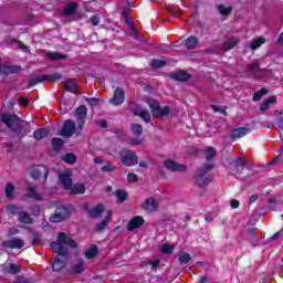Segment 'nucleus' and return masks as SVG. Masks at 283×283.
I'll return each mask as SVG.
<instances>
[{"mask_svg":"<svg viewBox=\"0 0 283 283\" xmlns=\"http://www.w3.org/2000/svg\"><path fill=\"white\" fill-rule=\"evenodd\" d=\"M64 244L71 249H76V247H78V243H76V241H74L65 232H60L57 234V241H53L51 243V249L54 251V253H57V256L52 264V270L55 273H59L61 269L65 268V255H67V248H65Z\"/></svg>","mask_w":283,"mask_h":283,"instance_id":"nucleus-1","label":"nucleus"},{"mask_svg":"<svg viewBox=\"0 0 283 283\" xmlns=\"http://www.w3.org/2000/svg\"><path fill=\"white\" fill-rule=\"evenodd\" d=\"M0 120L11 129L18 138H23L25 137V132L23 130V125L21 123H25V125H30V122H23L19 116L17 115H10V114H1L0 115Z\"/></svg>","mask_w":283,"mask_h":283,"instance_id":"nucleus-2","label":"nucleus"},{"mask_svg":"<svg viewBox=\"0 0 283 283\" xmlns=\"http://www.w3.org/2000/svg\"><path fill=\"white\" fill-rule=\"evenodd\" d=\"M213 169V164H205L197 170V175L193 177L195 185L200 189L209 187L213 182V175L209 174Z\"/></svg>","mask_w":283,"mask_h":283,"instance_id":"nucleus-3","label":"nucleus"},{"mask_svg":"<svg viewBox=\"0 0 283 283\" xmlns=\"http://www.w3.org/2000/svg\"><path fill=\"white\" fill-rule=\"evenodd\" d=\"M83 133V129H80V126L72 119H66L60 130V136H63V138H72V136H81Z\"/></svg>","mask_w":283,"mask_h":283,"instance_id":"nucleus-4","label":"nucleus"},{"mask_svg":"<svg viewBox=\"0 0 283 283\" xmlns=\"http://www.w3.org/2000/svg\"><path fill=\"white\" fill-rule=\"evenodd\" d=\"M245 167H247V157H237L232 159L229 165L230 175L234 176V178H240Z\"/></svg>","mask_w":283,"mask_h":283,"instance_id":"nucleus-5","label":"nucleus"},{"mask_svg":"<svg viewBox=\"0 0 283 283\" xmlns=\"http://www.w3.org/2000/svg\"><path fill=\"white\" fill-rule=\"evenodd\" d=\"M119 158L124 167H134V165H138V156L136 153L127 148H124L119 151Z\"/></svg>","mask_w":283,"mask_h":283,"instance_id":"nucleus-6","label":"nucleus"},{"mask_svg":"<svg viewBox=\"0 0 283 283\" xmlns=\"http://www.w3.org/2000/svg\"><path fill=\"white\" fill-rule=\"evenodd\" d=\"M70 218V209L65 206L57 207L55 212L50 217V222L59 223Z\"/></svg>","mask_w":283,"mask_h":283,"instance_id":"nucleus-7","label":"nucleus"},{"mask_svg":"<svg viewBox=\"0 0 283 283\" xmlns=\"http://www.w3.org/2000/svg\"><path fill=\"white\" fill-rule=\"evenodd\" d=\"M75 118L77 119V125L80 129L85 127V118H87V106L81 105L75 111Z\"/></svg>","mask_w":283,"mask_h":283,"instance_id":"nucleus-8","label":"nucleus"},{"mask_svg":"<svg viewBox=\"0 0 283 283\" xmlns=\"http://www.w3.org/2000/svg\"><path fill=\"white\" fill-rule=\"evenodd\" d=\"M133 114H134V116H139V118H142L146 123H151V114L149 113V111L147 108H144L140 105H137L133 109Z\"/></svg>","mask_w":283,"mask_h":283,"instance_id":"nucleus-9","label":"nucleus"},{"mask_svg":"<svg viewBox=\"0 0 283 283\" xmlns=\"http://www.w3.org/2000/svg\"><path fill=\"white\" fill-rule=\"evenodd\" d=\"M3 249H23L25 247V242L23 239L14 238L12 240H7L2 242Z\"/></svg>","mask_w":283,"mask_h":283,"instance_id":"nucleus-10","label":"nucleus"},{"mask_svg":"<svg viewBox=\"0 0 283 283\" xmlns=\"http://www.w3.org/2000/svg\"><path fill=\"white\" fill-rule=\"evenodd\" d=\"M41 176H44V180H48V176H50V171L48 170V167L45 166H35L31 170V177L35 180L41 178Z\"/></svg>","mask_w":283,"mask_h":283,"instance_id":"nucleus-11","label":"nucleus"},{"mask_svg":"<svg viewBox=\"0 0 283 283\" xmlns=\"http://www.w3.org/2000/svg\"><path fill=\"white\" fill-rule=\"evenodd\" d=\"M27 192L22 196L25 200L31 199V200H43V196L41 193L36 192V186L34 185H29L27 188Z\"/></svg>","mask_w":283,"mask_h":283,"instance_id":"nucleus-12","label":"nucleus"},{"mask_svg":"<svg viewBox=\"0 0 283 283\" xmlns=\"http://www.w3.org/2000/svg\"><path fill=\"white\" fill-rule=\"evenodd\" d=\"M112 105L118 106L125 103V91L123 87H117L114 92L113 98H111Z\"/></svg>","mask_w":283,"mask_h":283,"instance_id":"nucleus-13","label":"nucleus"},{"mask_svg":"<svg viewBox=\"0 0 283 283\" xmlns=\"http://www.w3.org/2000/svg\"><path fill=\"white\" fill-rule=\"evenodd\" d=\"M145 224V219L140 216L134 217L128 221L127 231H136Z\"/></svg>","mask_w":283,"mask_h":283,"instance_id":"nucleus-14","label":"nucleus"},{"mask_svg":"<svg viewBox=\"0 0 283 283\" xmlns=\"http://www.w3.org/2000/svg\"><path fill=\"white\" fill-rule=\"evenodd\" d=\"M164 167L168 169V171H185L187 167L182 164H178L174 160H166L164 161Z\"/></svg>","mask_w":283,"mask_h":283,"instance_id":"nucleus-15","label":"nucleus"},{"mask_svg":"<svg viewBox=\"0 0 283 283\" xmlns=\"http://www.w3.org/2000/svg\"><path fill=\"white\" fill-rule=\"evenodd\" d=\"M59 180L64 189H72V175L64 172L59 175Z\"/></svg>","mask_w":283,"mask_h":283,"instance_id":"nucleus-16","label":"nucleus"},{"mask_svg":"<svg viewBox=\"0 0 283 283\" xmlns=\"http://www.w3.org/2000/svg\"><path fill=\"white\" fill-rule=\"evenodd\" d=\"M142 209L145 211H156L158 209V202L154 198H148L142 203Z\"/></svg>","mask_w":283,"mask_h":283,"instance_id":"nucleus-17","label":"nucleus"},{"mask_svg":"<svg viewBox=\"0 0 283 283\" xmlns=\"http://www.w3.org/2000/svg\"><path fill=\"white\" fill-rule=\"evenodd\" d=\"M247 134H251L250 128L239 127L232 130L230 138H242L243 136H247Z\"/></svg>","mask_w":283,"mask_h":283,"instance_id":"nucleus-18","label":"nucleus"},{"mask_svg":"<svg viewBox=\"0 0 283 283\" xmlns=\"http://www.w3.org/2000/svg\"><path fill=\"white\" fill-rule=\"evenodd\" d=\"M49 136L50 129L45 127L38 128L33 133V138H35V140H43V138H48Z\"/></svg>","mask_w":283,"mask_h":283,"instance_id":"nucleus-19","label":"nucleus"},{"mask_svg":"<svg viewBox=\"0 0 283 283\" xmlns=\"http://www.w3.org/2000/svg\"><path fill=\"white\" fill-rule=\"evenodd\" d=\"M76 10H78V3L69 2L64 8L65 17H74L76 14Z\"/></svg>","mask_w":283,"mask_h":283,"instance_id":"nucleus-20","label":"nucleus"},{"mask_svg":"<svg viewBox=\"0 0 283 283\" xmlns=\"http://www.w3.org/2000/svg\"><path fill=\"white\" fill-rule=\"evenodd\" d=\"M103 211H105V207H103V203H99L96 207L88 210V216L90 218L97 219L101 218Z\"/></svg>","mask_w":283,"mask_h":283,"instance_id":"nucleus-21","label":"nucleus"},{"mask_svg":"<svg viewBox=\"0 0 283 283\" xmlns=\"http://www.w3.org/2000/svg\"><path fill=\"white\" fill-rule=\"evenodd\" d=\"M18 220L22 224H34V219L30 217L29 213L25 211H20L18 213Z\"/></svg>","mask_w":283,"mask_h":283,"instance_id":"nucleus-22","label":"nucleus"},{"mask_svg":"<svg viewBox=\"0 0 283 283\" xmlns=\"http://www.w3.org/2000/svg\"><path fill=\"white\" fill-rule=\"evenodd\" d=\"M147 105L150 107V112L153 116H158V113L160 112V103L156 99H147Z\"/></svg>","mask_w":283,"mask_h":283,"instance_id":"nucleus-23","label":"nucleus"},{"mask_svg":"<svg viewBox=\"0 0 283 283\" xmlns=\"http://www.w3.org/2000/svg\"><path fill=\"white\" fill-rule=\"evenodd\" d=\"M240 43V39L238 36H232L228 41L223 43V50L224 52H229V50H233V48Z\"/></svg>","mask_w":283,"mask_h":283,"instance_id":"nucleus-24","label":"nucleus"},{"mask_svg":"<svg viewBox=\"0 0 283 283\" xmlns=\"http://www.w3.org/2000/svg\"><path fill=\"white\" fill-rule=\"evenodd\" d=\"M81 193H85V185L77 184V185L71 186L70 196H78Z\"/></svg>","mask_w":283,"mask_h":283,"instance_id":"nucleus-25","label":"nucleus"},{"mask_svg":"<svg viewBox=\"0 0 283 283\" xmlns=\"http://www.w3.org/2000/svg\"><path fill=\"white\" fill-rule=\"evenodd\" d=\"M274 103H277V97H275V96H270V97H268V98L260 105L261 112H266V111L269 109V107H271V105H273Z\"/></svg>","mask_w":283,"mask_h":283,"instance_id":"nucleus-26","label":"nucleus"},{"mask_svg":"<svg viewBox=\"0 0 283 283\" xmlns=\"http://www.w3.org/2000/svg\"><path fill=\"white\" fill-rule=\"evenodd\" d=\"M199 40L198 38L191 35L185 41L186 49L196 50L198 48Z\"/></svg>","mask_w":283,"mask_h":283,"instance_id":"nucleus-27","label":"nucleus"},{"mask_svg":"<svg viewBox=\"0 0 283 283\" xmlns=\"http://www.w3.org/2000/svg\"><path fill=\"white\" fill-rule=\"evenodd\" d=\"M171 78L175 81H189L190 75L185 71L175 72L171 74Z\"/></svg>","mask_w":283,"mask_h":283,"instance_id":"nucleus-28","label":"nucleus"},{"mask_svg":"<svg viewBox=\"0 0 283 283\" xmlns=\"http://www.w3.org/2000/svg\"><path fill=\"white\" fill-rule=\"evenodd\" d=\"M25 229L32 233L31 247H34V244H41V233L33 231L32 228L29 227H25Z\"/></svg>","mask_w":283,"mask_h":283,"instance_id":"nucleus-29","label":"nucleus"},{"mask_svg":"<svg viewBox=\"0 0 283 283\" xmlns=\"http://www.w3.org/2000/svg\"><path fill=\"white\" fill-rule=\"evenodd\" d=\"M48 59H50L51 61H63L65 59H67V55L57 53V52H49L46 53Z\"/></svg>","mask_w":283,"mask_h":283,"instance_id":"nucleus-30","label":"nucleus"},{"mask_svg":"<svg viewBox=\"0 0 283 283\" xmlns=\"http://www.w3.org/2000/svg\"><path fill=\"white\" fill-rule=\"evenodd\" d=\"M52 146H53V149L54 151H61L63 149V145H64V142L63 139L59 138V137H54L52 140Z\"/></svg>","mask_w":283,"mask_h":283,"instance_id":"nucleus-31","label":"nucleus"},{"mask_svg":"<svg viewBox=\"0 0 283 283\" xmlns=\"http://www.w3.org/2000/svg\"><path fill=\"white\" fill-rule=\"evenodd\" d=\"M4 193H6V197L9 198L10 200L14 198V186L12 185V182H8L6 185Z\"/></svg>","mask_w":283,"mask_h":283,"instance_id":"nucleus-32","label":"nucleus"},{"mask_svg":"<svg viewBox=\"0 0 283 283\" xmlns=\"http://www.w3.org/2000/svg\"><path fill=\"white\" fill-rule=\"evenodd\" d=\"M44 81H45L44 75H38L29 81L28 87H34V85H39V83H43Z\"/></svg>","mask_w":283,"mask_h":283,"instance_id":"nucleus-33","label":"nucleus"},{"mask_svg":"<svg viewBox=\"0 0 283 283\" xmlns=\"http://www.w3.org/2000/svg\"><path fill=\"white\" fill-rule=\"evenodd\" d=\"M216 154H218L216 148H213V147L206 148V160L208 163H211V160H213V158H216Z\"/></svg>","mask_w":283,"mask_h":283,"instance_id":"nucleus-34","label":"nucleus"},{"mask_svg":"<svg viewBox=\"0 0 283 283\" xmlns=\"http://www.w3.org/2000/svg\"><path fill=\"white\" fill-rule=\"evenodd\" d=\"M73 272L75 273H83L85 271V262L83 260H78L73 266Z\"/></svg>","mask_w":283,"mask_h":283,"instance_id":"nucleus-35","label":"nucleus"},{"mask_svg":"<svg viewBox=\"0 0 283 283\" xmlns=\"http://www.w3.org/2000/svg\"><path fill=\"white\" fill-rule=\"evenodd\" d=\"M97 253L98 247L93 245L85 252V258H87V260H92L93 258H96Z\"/></svg>","mask_w":283,"mask_h":283,"instance_id":"nucleus-36","label":"nucleus"},{"mask_svg":"<svg viewBox=\"0 0 283 283\" xmlns=\"http://www.w3.org/2000/svg\"><path fill=\"white\" fill-rule=\"evenodd\" d=\"M218 10L222 17H229L233 12V7H224V4H219Z\"/></svg>","mask_w":283,"mask_h":283,"instance_id":"nucleus-37","label":"nucleus"},{"mask_svg":"<svg viewBox=\"0 0 283 283\" xmlns=\"http://www.w3.org/2000/svg\"><path fill=\"white\" fill-rule=\"evenodd\" d=\"M165 65H167L165 60H153L150 63V67H153V70H160V67H165Z\"/></svg>","mask_w":283,"mask_h":283,"instance_id":"nucleus-38","label":"nucleus"},{"mask_svg":"<svg viewBox=\"0 0 283 283\" xmlns=\"http://www.w3.org/2000/svg\"><path fill=\"white\" fill-rule=\"evenodd\" d=\"M264 43H266V39L259 38L250 44V48L251 50H258V48H261L262 45H264Z\"/></svg>","mask_w":283,"mask_h":283,"instance_id":"nucleus-39","label":"nucleus"},{"mask_svg":"<svg viewBox=\"0 0 283 283\" xmlns=\"http://www.w3.org/2000/svg\"><path fill=\"white\" fill-rule=\"evenodd\" d=\"M7 273H10L11 275H17V273H21V268L14 263H10Z\"/></svg>","mask_w":283,"mask_h":283,"instance_id":"nucleus-40","label":"nucleus"},{"mask_svg":"<svg viewBox=\"0 0 283 283\" xmlns=\"http://www.w3.org/2000/svg\"><path fill=\"white\" fill-rule=\"evenodd\" d=\"M7 211L11 216H19V213H21L19 207H17V205L14 203H10L9 206H7Z\"/></svg>","mask_w":283,"mask_h":283,"instance_id":"nucleus-41","label":"nucleus"},{"mask_svg":"<svg viewBox=\"0 0 283 283\" xmlns=\"http://www.w3.org/2000/svg\"><path fill=\"white\" fill-rule=\"evenodd\" d=\"M63 77V75H61V73H53V74H45L44 75V81H61V78Z\"/></svg>","mask_w":283,"mask_h":283,"instance_id":"nucleus-42","label":"nucleus"},{"mask_svg":"<svg viewBox=\"0 0 283 283\" xmlns=\"http://www.w3.org/2000/svg\"><path fill=\"white\" fill-rule=\"evenodd\" d=\"M247 72H260V62L254 61L245 66Z\"/></svg>","mask_w":283,"mask_h":283,"instance_id":"nucleus-43","label":"nucleus"},{"mask_svg":"<svg viewBox=\"0 0 283 283\" xmlns=\"http://www.w3.org/2000/svg\"><path fill=\"white\" fill-rule=\"evenodd\" d=\"M179 262L180 264H189V262H191V255L187 252H182L179 255Z\"/></svg>","mask_w":283,"mask_h":283,"instance_id":"nucleus-44","label":"nucleus"},{"mask_svg":"<svg viewBox=\"0 0 283 283\" xmlns=\"http://www.w3.org/2000/svg\"><path fill=\"white\" fill-rule=\"evenodd\" d=\"M109 222V217H105L103 221L96 224V231H105L107 229V223Z\"/></svg>","mask_w":283,"mask_h":283,"instance_id":"nucleus-45","label":"nucleus"},{"mask_svg":"<svg viewBox=\"0 0 283 283\" xmlns=\"http://www.w3.org/2000/svg\"><path fill=\"white\" fill-rule=\"evenodd\" d=\"M64 163L67 165H75L76 164V156L74 154H66L63 157Z\"/></svg>","mask_w":283,"mask_h":283,"instance_id":"nucleus-46","label":"nucleus"},{"mask_svg":"<svg viewBox=\"0 0 283 283\" xmlns=\"http://www.w3.org/2000/svg\"><path fill=\"white\" fill-rule=\"evenodd\" d=\"M65 87L67 92H71L72 94H76V87H77L76 82L66 81Z\"/></svg>","mask_w":283,"mask_h":283,"instance_id":"nucleus-47","label":"nucleus"},{"mask_svg":"<svg viewBox=\"0 0 283 283\" xmlns=\"http://www.w3.org/2000/svg\"><path fill=\"white\" fill-rule=\"evenodd\" d=\"M266 94H269V91H266V88H261L259 92L254 93L253 101L254 102L262 101V96Z\"/></svg>","mask_w":283,"mask_h":283,"instance_id":"nucleus-48","label":"nucleus"},{"mask_svg":"<svg viewBox=\"0 0 283 283\" xmlns=\"http://www.w3.org/2000/svg\"><path fill=\"white\" fill-rule=\"evenodd\" d=\"M132 132L134 136L138 137L143 134V126L140 124H133Z\"/></svg>","mask_w":283,"mask_h":283,"instance_id":"nucleus-49","label":"nucleus"},{"mask_svg":"<svg viewBox=\"0 0 283 283\" xmlns=\"http://www.w3.org/2000/svg\"><path fill=\"white\" fill-rule=\"evenodd\" d=\"M0 76H3V78H8V76H10V65L0 66Z\"/></svg>","mask_w":283,"mask_h":283,"instance_id":"nucleus-50","label":"nucleus"},{"mask_svg":"<svg viewBox=\"0 0 283 283\" xmlns=\"http://www.w3.org/2000/svg\"><path fill=\"white\" fill-rule=\"evenodd\" d=\"M116 198L119 202H125L127 200V192L125 190H117Z\"/></svg>","mask_w":283,"mask_h":283,"instance_id":"nucleus-51","label":"nucleus"},{"mask_svg":"<svg viewBox=\"0 0 283 283\" xmlns=\"http://www.w3.org/2000/svg\"><path fill=\"white\" fill-rule=\"evenodd\" d=\"M114 169H116V166H114L112 163H107L106 165H104L101 168V171H104L106 174H112V171H114Z\"/></svg>","mask_w":283,"mask_h":283,"instance_id":"nucleus-52","label":"nucleus"},{"mask_svg":"<svg viewBox=\"0 0 283 283\" xmlns=\"http://www.w3.org/2000/svg\"><path fill=\"white\" fill-rule=\"evenodd\" d=\"M14 283H34V279L25 276H17Z\"/></svg>","mask_w":283,"mask_h":283,"instance_id":"nucleus-53","label":"nucleus"},{"mask_svg":"<svg viewBox=\"0 0 283 283\" xmlns=\"http://www.w3.org/2000/svg\"><path fill=\"white\" fill-rule=\"evenodd\" d=\"M210 107L214 112H219L220 114H223V116H227V107L220 105H211Z\"/></svg>","mask_w":283,"mask_h":283,"instance_id":"nucleus-54","label":"nucleus"},{"mask_svg":"<svg viewBox=\"0 0 283 283\" xmlns=\"http://www.w3.org/2000/svg\"><path fill=\"white\" fill-rule=\"evenodd\" d=\"M218 218V213L216 212H208L205 214L206 222H213Z\"/></svg>","mask_w":283,"mask_h":283,"instance_id":"nucleus-55","label":"nucleus"},{"mask_svg":"<svg viewBox=\"0 0 283 283\" xmlns=\"http://www.w3.org/2000/svg\"><path fill=\"white\" fill-rule=\"evenodd\" d=\"M13 43H17L18 48L22 50V52H30V48L21 41L13 40Z\"/></svg>","mask_w":283,"mask_h":283,"instance_id":"nucleus-56","label":"nucleus"},{"mask_svg":"<svg viewBox=\"0 0 283 283\" xmlns=\"http://www.w3.org/2000/svg\"><path fill=\"white\" fill-rule=\"evenodd\" d=\"M21 66L19 65H11L9 66V75L10 74H19V72H21Z\"/></svg>","mask_w":283,"mask_h":283,"instance_id":"nucleus-57","label":"nucleus"},{"mask_svg":"<svg viewBox=\"0 0 283 283\" xmlns=\"http://www.w3.org/2000/svg\"><path fill=\"white\" fill-rule=\"evenodd\" d=\"M161 251H163L164 253H166L167 255H169V254L174 253V247L164 244V245L161 247Z\"/></svg>","mask_w":283,"mask_h":283,"instance_id":"nucleus-58","label":"nucleus"},{"mask_svg":"<svg viewBox=\"0 0 283 283\" xmlns=\"http://www.w3.org/2000/svg\"><path fill=\"white\" fill-rule=\"evenodd\" d=\"M32 216L39 217L41 216V207L40 206H33L30 208Z\"/></svg>","mask_w":283,"mask_h":283,"instance_id":"nucleus-59","label":"nucleus"},{"mask_svg":"<svg viewBox=\"0 0 283 283\" xmlns=\"http://www.w3.org/2000/svg\"><path fill=\"white\" fill-rule=\"evenodd\" d=\"M138 180V176L134 172H129L127 175V182H136Z\"/></svg>","mask_w":283,"mask_h":283,"instance_id":"nucleus-60","label":"nucleus"},{"mask_svg":"<svg viewBox=\"0 0 283 283\" xmlns=\"http://www.w3.org/2000/svg\"><path fill=\"white\" fill-rule=\"evenodd\" d=\"M169 114V106H165L164 108H159V112L157 113V116H167Z\"/></svg>","mask_w":283,"mask_h":283,"instance_id":"nucleus-61","label":"nucleus"},{"mask_svg":"<svg viewBox=\"0 0 283 283\" xmlns=\"http://www.w3.org/2000/svg\"><path fill=\"white\" fill-rule=\"evenodd\" d=\"M130 145L136 146V145H143V138L135 137L130 139Z\"/></svg>","mask_w":283,"mask_h":283,"instance_id":"nucleus-62","label":"nucleus"},{"mask_svg":"<svg viewBox=\"0 0 283 283\" xmlns=\"http://www.w3.org/2000/svg\"><path fill=\"white\" fill-rule=\"evenodd\" d=\"M91 23L93 25H98V23H101V18H98V15H92L91 17Z\"/></svg>","mask_w":283,"mask_h":283,"instance_id":"nucleus-63","label":"nucleus"},{"mask_svg":"<svg viewBox=\"0 0 283 283\" xmlns=\"http://www.w3.org/2000/svg\"><path fill=\"white\" fill-rule=\"evenodd\" d=\"M283 235V229L279 230L277 232H275L272 237L271 240H277V238H282Z\"/></svg>","mask_w":283,"mask_h":283,"instance_id":"nucleus-64","label":"nucleus"}]
</instances>
